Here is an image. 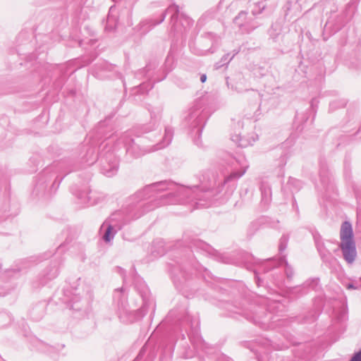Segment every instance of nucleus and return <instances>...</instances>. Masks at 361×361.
<instances>
[{
  "instance_id": "1",
  "label": "nucleus",
  "mask_w": 361,
  "mask_h": 361,
  "mask_svg": "<svg viewBox=\"0 0 361 361\" xmlns=\"http://www.w3.org/2000/svg\"><path fill=\"white\" fill-rule=\"evenodd\" d=\"M340 247L345 260L348 263L352 264L355 261L357 255L355 242L341 243Z\"/></svg>"
},
{
  "instance_id": "2",
  "label": "nucleus",
  "mask_w": 361,
  "mask_h": 361,
  "mask_svg": "<svg viewBox=\"0 0 361 361\" xmlns=\"http://www.w3.org/2000/svg\"><path fill=\"white\" fill-rule=\"evenodd\" d=\"M341 243H353V231L351 224L348 221L342 224L340 232Z\"/></svg>"
},
{
  "instance_id": "3",
  "label": "nucleus",
  "mask_w": 361,
  "mask_h": 361,
  "mask_svg": "<svg viewBox=\"0 0 361 361\" xmlns=\"http://www.w3.org/2000/svg\"><path fill=\"white\" fill-rule=\"evenodd\" d=\"M112 230H113V227L111 226H109L108 228L106 231V233L104 236L105 241L109 242L111 240V234Z\"/></svg>"
},
{
  "instance_id": "4",
  "label": "nucleus",
  "mask_w": 361,
  "mask_h": 361,
  "mask_svg": "<svg viewBox=\"0 0 361 361\" xmlns=\"http://www.w3.org/2000/svg\"><path fill=\"white\" fill-rule=\"evenodd\" d=\"M350 361H361V350L355 353Z\"/></svg>"
},
{
  "instance_id": "5",
  "label": "nucleus",
  "mask_w": 361,
  "mask_h": 361,
  "mask_svg": "<svg viewBox=\"0 0 361 361\" xmlns=\"http://www.w3.org/2000/svg\"><path fill=\"white\" fill-rule=\"evenodd\" d=\"M207 80V76L205 75H202L200 78V80L202 82H204Z\"/></svg>"
}]
</instances>
